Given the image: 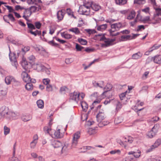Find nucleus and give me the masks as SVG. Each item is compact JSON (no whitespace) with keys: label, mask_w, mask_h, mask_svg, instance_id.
<instances>
[{"label":"nucleus","mask_w":161,"mask_h":161,"mask_svg":"<svg viewBox=\"0 0 161 161\" xmlns=\"http://www.w3.org/2000/svg\"><path fill=\"white\" fill-rule=\"evenodd\" d=\"M91 6V4L85 3L80 7L79 11L81 14L88 15L90 14Z\"/></svg>","instance_id":"f257e3e1"},{"label":"nucleus","mask_w":161,"mask_h":161,"mask_svg":"<svg viewBox=\"0 0 161 161\" xmlns=\"http://www.w3.org/2000/svg\"><path fill=\"white\" fill-rule=\"evenodd\" d=\"M9 48H10V47H9ZM9 50L10 53L9 56L10 60L12 63V65L13 66H14L16 69L18 65L16 58L18 57L19 53V52H18L17 53V55H16L15 53H11L10 51V49H9Z\"/></svg>","instance_id":"f03ea898"},{"label":"nucleus","mask_w":161,"mask_h":161,"mask_svg":"<svg viewBox=\"0 0 161 161\" xmlns=\"http://www.w3.org/2000/svg\"><path fill=\"white\" fill-rule=\"evenodd\" d=\"M116 40L115 38L113 39H107L104 36V35L102 36L100 39V41H103L105 43L102 44V47H108L114 45V42Z\"/></svg>","instance_id":"7ed1b4c3"},{"label":"nucleus","mask_w":161,"mask_h":161,"mask_svg":"<svg viewBox=\"0 0 161 161\" xmlns=\"http://www.w3.org/2000/svg\"><path fill=\"white\" fill-rule=\"evenodd\" d=\"M159 127V125L156 124L149 131L147 134V136L150 138H152L158 132Z\"/></svg>","instance_id":"20e7f679"},{"label":"nucleus","mask_w":161,"mask_h":161,"mask_svg":"<svg viewBox=\"0 0 161 161\" xmlns=\"http://www.w3.org/2000/svg\"><path fill=\"white\" fill-rule=\"evenodd\" d=\"M80 137V132L77 131L74 134L72 142V147H75L77 146L78 140Z\"/></svg>","instance_id":"39448f33"},{"label":"nucleus","mask_w":161,"mask_h":161,"mask_svg":"<svg viewBox=\"0 0 161 161\" xmlns=\"http://www.w3.org/2000/svg\"><path fill=\"white\" fill-rule=\"evenodd\" d=\"M161 144V139L158 138L156 141L153 145H151L150 148L146 150V153H148L152 151L153 149L158 147Z\"/></svg>","instance_id":"423d86ee"},{"label":"nucleus","mask_w":161,"mask_h":161,"mask_svg":"<svg viewBox=\"0 0 161 161\" xmlns=\"http://www.w3.org/2000/svg\"><path fill=\"white\" fill-rule=\"evenodd\" d=\"M79 92H74L70 94L69 99L77 103L79 100Z\"/></svg>","instance_id":"0eeeda50"},{"label":"nucleus","mask_w":161,"mask_h":161,"mask_svg":"<svg viewBox=\"0 0 161 161\" xmlns=\"http://www.w3.org/2000/svg\"><path fill=\"white\" fill-rule=\"evenodd\" d=\"M30 72V70H27L26 71L22 72V77L23 81L27 83L30 82L31 77L28 74V73Z\"/></svg>","instance_id":"6e6552de"},{"label":"nucleus","mask_w":161,"mask_h":161,"mask_svg":"<svg viewBox=\"0 0 161 161\" xmlns=\"http://www.w3.org/2000/svg\"><path fill=\"white\" fill-rule=\"evenodd\" d=\"M9 111L8 107L6 106H3L0 108V113L3 117L7 119V116H8Z\"/></svg>","instance_id":"1a4fd4ad"},{"label":"nucleus","mask_w":161,"mask_h":161,"mask_svg":"<svg viewBox=\"0 0 161 161\" xmlns=\"http://www.w3.org/2000/svg\"><path fill=\"white\" fill-rule=\"evenodd\" d=\"M19 114L18 112H14L12 111H9V115L7 116V119H15L19 116Z\"/></svg>","instance_id":"9d476101"},{"label":"nucleus","mask_w":161,"mask_h":161,"mask_svg":"<svg viewBox=\"0 0 161 161\" xmlns=\"http://www.w3.org/2000/svg\"><path fill=\"white\" fill-rule=\"evenodd\" d=\"M112 86L110 84H107L106 85L104 89H107V90L105 91L101 95V97L102 98H104L106 96L107 94L109 92V91L112 88Z\"/></svg>","instance_id":"9b49d317"},{"label":"nucleus","mask_w":161,"mask_h":161,"mask_svg":"<svg viewBox=\"0 0 161 161\" xmlns=\"http://www.w3.org/2000/svg\"><path fill=\"white\" fill-rule=\"evenodd\" d=\"M153 8L155 10V13L154 14L153 19H155L157 16H161V8L159 5H158Z\"/></svg>","instance_id":"f8f14e48"},{"label":"nucleus","mask_w":161,"mask_h":161,"mask_svg":"<svg viewBox=\"0 0 161 161\" xmlns=\"http://www.w3.org/2000/svg\"><path fill=\"white\" fill-rule=\"evenodd\" d=\"M32 13L29 8L25 9V11L24 12V15L23 17L27 21H28V18L30 17Z\"/></svg>","instance_id":"ddd939ff"},{"label":"nucleus","mask_w":161,"mask_h":161,"mask_svg":"<svg viewBox=\"0 0 161 161\" xmlns=\"http://www.w3.org/2000/svg\"><path fill=\"white\" fill-rule=\"evenodd\" d=\"M136 14V12L133 10H131L128 12L126 19L128 20H132L135 17Z\"/></svg>","instance_id":"4468645a"},{"label":"nucleus","mask_w":161,"mask_h":161,"mask_svg":"<svg viewBox=\"0 0 161 161\" xmlns=\"http://www.w3.org/2000/svg\"><path fill=\"white\" fill-rule=\"evenodd\" d=\"M151 60H153L154 62L157 64H161V56L158 55L155 56L154 57L151 58ZM151 58H148V59H150Z\"/></svg>","instance_id":"2eb2a0df"},{"label":"nucleus","mask_w":161,"mask_h":161,"mask_svg":"<svg viewBox=\"0 0 161 161\" xmlns=\"http://www.w3.org/2000/svg\"><path fill=\"white\" fill-rule=\"evenodd\" d=\"M55 148H59L62 147V143L57 141H52L51 144Z\"/></svg>","instance_id":"dca6fc26"},{"label":"nucleus","mask_w":161,"mask_h":161,"mask_svg":"<svg viewBox=\"0 0 161 161\" xmlns=\"http://www.w3.org/2000/svg\"><path fill=\"white\" fill-rule=\"evenodd\" d=\"M131 35H123L119 38V42H124L131 40Z\"/></svg>","instance_id":"f3484780"},{"label":"nucleus","mask_w":161,"mask_h":161,"mask_svg":"<svg viewBox=\"0 0 161 161\" xmlns=\"http://www.w3.org/2000/svg\"><path fill=\"white\" fill-rule=\"evenodd\" d=\"M28 32L33 35L34 36H36L37 35L40 36L41 35V31L36 29L35 30H28Z\"/></svg>","instance_id":"a211bd4d"},{"label":"nucleus","mask_w":161,"mask_h":161,"mask_svg":"<svg viewBox=\"0 0 161 161\" xmlns=\"http://www.w3.org/2000/svg\"><path fill=\"white\" fill-rule=\"evenodd\" d=\"M16 143H15L13 146V155L14 157L9 158L7 161H18L17 158L14 157L15 153Z\"/></svg>","instance_id":"6ab92c4d"},{"label":"nucleus","mask_w":161,"mask_h":161,"mask_svg":"<svg viewBox=\"0 0 161 161\" xmlns=\"http://www.w3.org/2000/svg\"><path fill=\"white\" fill-rule=\"evenodd\" d=\"M111 28L116 29V31H118L122 27V24L120 23H116L112 24L111 26Z\"/></svg>","instance_id":"aec40b11"},{"label":"nucleus","mask_w":161,"mask_h":161,"mask_svg":"<svg viewBox=\"0 0 161 161\" xmlns=\"http://www.w3.org/2000/svg\"><path fill=\"white\" fill-rule=\"evenodd\" d=\"M21 64L22 66L24 67L25 71L26 70H29L28 69L31 67L29 66V61L27 62L24 59H23L22 61Z\"/></svg>","instance_id":"412c9836"},{"label":"nucleus","mask_w":161,"mask_h":161,"mask_svg":"<svg viewBox=\"0 0 161 161\" xmlns=\"http://www.w3.org/2000/svg\"><path fill=\"white\" fill-rule=\"evenodd\" d=\"M14 78L12 76H8L5 78V82L7 84L9 85L11 82H13V80H14Z\"/></svg>","instance_id":"4be33fe9"},{"label":"nucleus","mask_w":161,"mask_h":161,"mask_svg":"<svg viewBox=\"0 0 161 161\" xmlns=\"http://www.w3.org/2000/svg\"><path fill=\"white\" fill-rule=\"evenodd\" d=\"M141 152L140 151L138 150L137 152L131 151L128 153V154L129 155L132 154L133 157L138 158L140 156Z\"/></svg>","instance_id":"5701e85b"},{"label":"nucleus","mask_w":161,"mask_h":161,"mask_svg":"<svg viewBox=\"0 0 161 161\" xmlns=\"http://www.w3.org/2000/svg\"><path fill=\"white\" fill-rule=\"evenodd\" d=\"M31 115L30 114L23 115L21 117L22 120L24 122H27L32 119Z\"/></svg>","instance_id":"b1692460"},{"label":"nucleus","mask_w":161,"mask_h":161,"mask_svg":"<svg viewBox=\"0 0 161 161\" xmlns=\"http://www.w3.org/2000/svg\"><path fill=\"white\" fill-rule=\"evenodd\" d=\"M89 3V4H91V6L90 7V8L95 11H97L101 8V7L99 5L96 3L92 4V3Z\"/></svg>","instance_id":"393cba45"},{"label":"nucleus","mask_w":161,"mask_h":161,"mask_svg":"<svg viewBox=\"0 0 161 161\" xmlns=\"http://www.w3.org/2000/svg\"><path fill=\"white\" fill-rule=\"evenodd\" d=\"M63 134L62 133H61L60 130L58 129L55 131L54 133V137L56 138H60L63 137Z\"/></svg>","instance_id":"a878e982"},{"label":"nucleus","mask_w":161,"mask_h":161,"mask_svg":"<svg viewBox=\"0 0 161 161\" xmlns=\"http://www.w3.org/2000/svg\"><path fill=\"white\" fill-rule=\"evenodd\" d=\"M7 88L5 85L1 84L0 85V92L3 94H7Z\"/></svg>","instance_id":"bb28decb"},{"label":"nucleus","mask_w":161,"mask_h":161,"mask_svg":"<svg viewBox=\"0 0 161 161\" xmlns=\"http://www.w3.org/2000/svg\"><path fill=\"white\" fill-rule=\"evenodd\" d=\"M34 138L33 140L30 143V147L31 148L33 149L36 146V144L37 143V140L38 139L37 137V136H34Z\"/></svg>","instance_id":"cd10ccee"},{"label":"nucleus","mask_w":161,"mask_h":161,"mask_svg":"<svg viewBox=\"0 0 161 161\" xmlns=\"http://www.w3.org/2000/svg\"><path fill=\"white\" fill-rule=\"evenodd\" d=\"M35 59V57L31 55L28 58L29 63V66L31 67L32 65L34 64V61Z\"/></svg>","instance_id":"c85d7f7f"},{"label":"nucleus","mask_w":161,"mask_h":161,"mask_svg":"<svg viewBox=\"0 0 161 161\" xmlns=\"http://www.w3.org/2000/svg\"><path fill=\"white\" fill-rule=\"evenodd\" d=\"M64 14V13L62 11V10L58 12L57 13L58 19L60 20H62L63 18Z\"/></svg>","instance_id":"c756f323"},{"label":"nucleus","mask_w":161,"mask_h":161,"mask_svg":"<svg viewBox=\"0 0 161 161\" xmlns=\"http://www.w3.org/2000/svg\"><path fill=\"white\" fill-rule=\"evenodd\" d=\"M96 117L98 121L101 122L102 120L104 119L106 117L104 113L102 114H98L96 116Z\"/></svg>","instance_id":"7c9ffc66"},{"label":"nucleus","mask_w":161,"mask_h":161,"mask_svg":"<svg viewBox=\"0 0 161 161\" xmlns=\"http://www.w3.org/2000/svg\"><path fill=\"white\" fill-rule=\"evenodd\" d=\"M142 54L140 52L134 54L132 55V58L133 59H137L140 58L142 56Z\"/></svg>","instance_id":"2f4dec72"},{"label":"nucleus","mask_w":161,"mask_h":161,"mask_svg":"<svg viewBox=\"0 0 161 161\" xmlns=\"http://www.w3.org/2000/svg\"><path fill=\"white\" fill-rule=\"evenodd\" d=\"M97 127H95L94 129L90 128L89 129L88 132L90 135H92L95 134L97 133Z\"/></svg>","instance_id":"473e14b6"},{"label":"nucleus","mask_w":161,"mask_h":161,"mask_svg":"<svg viewBox=\"0 0 161 161\" xmlns=\"http://www.w3.org/2000/svg\"><path fill=\"white\" fill-rule=\"evenodd\" d=\"M69 31L73 32L76 35H78L80 33L79 29L77 27L71 28L69 29Z\"/></svg>","instance_id":"72a5a7b5"},{"label":"nucleus","mask_w":161,"mask_h":161,"mask_svg":"<svg viewBox=\"0 0 161 161\" xmlns=\"http://www.w3.org/2000/svg\"><path fill=\"white\" fill-rule=\"evenodd\" d=\"M29 9L31 11V12H36L39 11L40 9H41V8L40 7L36 6H31Z\"/></svg>","instance_id":"f704fd0d"},{"label":"nucleus","mask_w":161,"mask_h":161,"mask_svg":"<svg viewBox=\"0 0 161 161\" xmlns=\"http://www.w3.org/2000/svg\"><path fill=\"white\" fill-rule=\"evenodd\" d=\"M61 35L62 37H64V38L66 39H70L72 38V35L65 33V32H62L61 33Z\"/></svg>","instance_id":"c9c22d12"},{"label":"nucleus","mask_w":161,"mask_h":161,"mask_svg":"<svg viewBox=\"0 0 161 161\" xmlns=\"http://www.w3.org/2000/svg\"><path fill=\"white\" fill-rule=\"evenodd\" d=\"M81 105L82 108L83 110L86 112L88 108V105L87 103L85 101L81 102Z\"/></svg>","instance_id":"e433bc0d"},{"label":"nucleus","mask_w":161,"mask_h":161,"mask_svg":"<svg viewBox=\"0 0 161 161\" xmlns=\"http://www.w3.org/2000/svg\"><path fill=\"white\" fill-rule=\"evenodd\" d=\"M25 85V88L28 91H31L33 89V86L32 84L30 82H27Z\"/></svg>","instance_id":"4c0bfd02"},{"label":"nucleus","mask_w":161,"mask_h":161,"mask_svg":"<svg viewBox=\"0 0 161 161\" xmlns=\"http://www.w3.org/2000/svg\"><path fill=\"white\" fill-rule=\"evenodd\" d=\"M116 3L120 5H122L126 4V0H115Z\"/></svg>","instance_id":"58836bf2"},{"label":"nucleus","mask_w":161,"mask_h":161,"mask_svg":"<svg viewBox=\"0 0 161 161\" xmlns=\"http://www.w3.org/2000/svg\"><path fill=\"white\" fill-rule=\"evenodd\" d=\"M107 27V24H103L98 26L97 27V30L98 31H103L105 30Z\"/></svg>","instance_id":"ea45409f"},{"label":"nucleus","mask_w":161,"mask_h":161,"mask_svg":"<svg viewBox=\"0 0 161 161\" xmlns=\"http://www.w3.org/2000/svg\"><path fill=\"white\" fill-rule=\"evenodd\" d=\"M37 104L38 107L40 108H42L44 107V103L43 100H39L37 102Z\"/></svg>","instance_id":"a19ab883"},{"label":"nucleus","mask_w":161,"mask_h":161,"mask_svg":"<svg viewBox=\"0 0 161 161\" xmlns=\"http://www.w3.org/2000/svg\"><path fill=\"white\" fill-rule=\"evenodd\" d=\"M140 16V14L139 13H138L137 15L136 18L135 19V20L133 21H131L130 23V25L131 26H133L137 22V19H139V16Z\"/></svg>","instance_id":"79ce46f5"},{"label":"nucleus","mask_w":161,"mask_h":161,"mask_svg":"<svg viewBox=\"0 0 161 161\" xmlns=\"http://www.w3.org/2000/svg\"><path fill=\"white\" fill-rule=\"evenodd\" d=\"M68 144H65L64 146L62 145V147H60L61 153H63L66 152L68 150Z\"/></svg>","instance_id":"37998d69"},{"label":"nucleus","mask_w":161,"mask_h":161,"mask_svg":"<svg viewBox=\"0 0 161 161\" xmlns=\"http://www.w3.org/2000/svg\"><path fill=\"white\" fill-rule=\"evenodd\" d=\"M44 130L45 132V133L46 134H48L50 135H51L52 134H51V133L50 131L51 130V129L49 127L47 126H45L44 128Z\"/></svg>","instance_id":"c03bdc74"},{"label":"nucleus","mask_w":161,"mask_h":161,"mask_svg":"<svg viewBox=\"0 0 161 161\" xmlns=\"http://www.w3.org/2000/svg\"><path fill=\"white\" fill-rule=\"evenodd\" d=\"M146 3L145 0H134V3L139 5H143Z\"/></svg>","instance_id":"a18cd8bd"},{"label":"nucleus","mask_w":161,"mask_h":161,"mask_svg":"<svg viewBox=\"0 0 161 161\" xmlns=\"http://www.w3.org/2000/svg\"><path fill=\"white\" fill-rule=\"evenodd\" d=\"M78 41L79 43L83 45H86L87 43V42L86 40L81 38H79L78 39Z\"/></svg>","instance_id":"49530a36"},{"label":"nucleus","mask_w":161,"mask_h":161,"mask_svg":"<svg viewBox=\"0 0 161 161\" xmlns=\"http://www.w3.org/2000/svg\"><path fill=\"white\" fill-rule=\"evenodd\" d=\"M91 148L94 149V148L93 147H92L90 146H84L80 148L81 149H84V150H85V151H80V152L81 153H85V152L87 150H90Z\"/></svg>","instance_id":"de8ad7c7"},{"label":"nucleus","mask_w":161,"mask_h":161,"mask_svg":"<svg viewBox=\"0 0 161 161\" xmlns=\"http://www.w3.org/2000/svg\"><path fill=\"white\" fill-rule=\"evenodd\" d=\"M68 90V88L65 86H63L60 89V92L62 94H65V92Z\"/></svg>","instance_id":"09e8293b"},{"label":"nucleus","mask_w":161,"mask_h":161,"mask_svg":"<svg viewBox=\"0 0 161 161\" xmlns=\"http://www.w3.org/2000/svg\"><path fill=\"white\" fill-rule=\"evenodd\" d=\"M148 2L152 5L153 8L158 5L157 4L156 0H148Z\"/></svg>","instance_id":"8fccbe9b"},{"label":"nucleus","mask_w":161,"mask_h":161,"mask_svg":"<svg viewBox=\"0 0 161 161\" xmlns=\"http://www.w3.org/2000/svg\"><path fill=\"white\" fill-rule=\"evenodd\" d=\"M161 161V156L156 157L155 158H149L146 161Z\"/></svg>","instance_id":"3c124183"},{"label":"nucleus","mask_w":161,"mask_h":161,"mask_svg":"<svg viewBox=\"0 0 161 161\" xmlns=\"http://www.w3.org/2000/svg\"><path fill=\"white\" fill-rule=\"evenodd\" d=\"M122 107V104L120 102L118 101L116 103V110L118 111Z\"/></svg>","instance_id":"603ef678"},{"label":"nucleus","mask_w":161,"mask_h":161,"mask_svg":"<svg viewBox=\"0 0 161 161\" xmlns=\"http://www.w3.org/2000/svg\"><path fill=\"white\" fill-rule=\"evenodd\" d=\"M47 42L49 45L53 46L58 47L59 45L58 44L55 43L53 40L51 41H48Z\"/></svg>","instance_id":"864d4df0"},{"label":"nucleus","mask_w":161,"mask_h":161,"mask_svg":"<svg viewBox=\"0 0 161 161\" xmlns=\"http://www.w3.org/2000/svg\"><path fill=\"white\" fill-rule=\"evenodd\" d=\"M28 27L29 30H35V27L33 24L27 22Z\"/></svg>","instance_id":"5fc2aeb1"},{"label":"nucleus","mask_w":161,"mask_h":161,"mask_svg":"<svg viewBox=\"0 0 161 161\" xmlns=\"http://www.w3.org/2000/svg\"><path fill=\"white\" fill-rule=\"evenodd\" d=\"M135 158L132 156H129L126 157L125 159V161H135Z\"/></svg>","instance_id":"6e6d98bb"},{"label":"nucleus","mask_w":161,"mask_h":161,"mask_svg":"<svg viewBox=\"0 0 161 161\" xmlns=\"http://www.w3.org/2000/svg\"><path fill=\"white\" fill-rule=\"evenodd\" d=\"M14 86H18L20 85V83L18 80H16L15 78L13 80L12 83Z\"/></svg>","instance_id":"4d7b16f0"},{"label":"nucleus","mask_w":161,"mask_h":161,"mask_svg":"<svg viewBox=\"0 0 161 161\" xmlns=\"http://www.w3.org/2000/svg\"><path fill=\"white\" fill-rule=\"evenodd\" d=\"M160 46H157L156 45H154L152 47L150 48L148 51L149 53H150L153 51V50L158 48Z\"/></svg>","instance_id":"13d9d810"},{"label":"nucleus","mask_w":161,"mask_h":161,"mask_svg":"<svg viewBox=\"0 0 161 161\" xmlns=\"http://www.w3.org/2000/svg\"><path fill=\"white\" fill-rule=\"evenodd\" d=\"M75 48L77 51H81L84 48L83 47L77 43L76 44Z\"/></svg>","instance_id":"bf43d9fd"},{"label":"nucleus","mask_w":161,"mask_h":161,"mask_svg":"<svg viewBox=\"0 0 161 161\" xmlns=\"http://www.w3.org/2000/svg\"><path fill=\"white\" fill-rule=\"evenodd\" d=\"M4 134L5 135H7L9 134L10 132L9 129L6 126H4Z\"/></svg>","instance_id":"052dcab7"},{"label":"nucleus","mask_w":161,"mask_h":161,"mask_svg":"<svg viewBox=\"0 0 161 161\" xmlns=\"http://www.w3.org/2000/svg\"><path fill=\"white\" fill-rule=\"evenodd\" d=\"M34 48L36 51L37 52H45V49L42 47L40 48L39 47H37V46H36L34 47Z\"/></svg>","instance_id":"680f3d73"},{"label":"nucleus","mask_w":161,"mask_h":161,"mask_svg":"<svg viewBox=\"0 0 161 161\" xmlns=\"http://www.w3.org/2000/svg\"><path fill=\"white\" fill-rule=\"evenodd\" d=\"M88 116L87 114H83L81 116V119L82 121L86 120L88 118Z\"/></svg>","instance_id":"e2e57ef3"},{"label":"nucleus","mask_w":161,"mask_h":161,"mask_svg":"<svg viewBox=\"0 0 161 161\" xmlns=\"http://www.w3.org/2000/svg\"><path fill=\"white\" fill-rule=\"evenodd\" d=\"M8 18L12 22H14L15 21V19L13 16V14H9L8 15Z\"/></svg>","instance_id":"0e129e2a"},{"label":"nucleus","mask_w":161,"mask_h":161,"mask_svg":"<svg viewBox=\"0 0 161 161\" xmlns=\"http://www.w3.org/2000/svg\"><path fill=\"white\" fill-rule=\"evenodd\" d=\"M42 69H43L46 73L48 75H49L50 73V72L49 69L45 67L44 66H42Z\"/></svg>","instance_id":"69168bd1"},{"label":"nucleus","mask_w":161,"mask_h":161,"mask_svg":"<svg viewBox=\"0 0 161 161\" xmlns=\"http://www.w3.org/2000/svg\"><path fill=\"white\" fill-rule=\"evenodd\" d=\"M46 89L47 91L48 92L52 91L53 90L52 86L49 84L47 85Z\"/></svg>","instance_id":"338daca9"},{"label":"nucleus","mask_w":161,"mask_h":161,"mask_svg":"<svg viewBox=\"0 0 161 161\" xmlns=\"http://www.w3.org/2000/svg\"><path fill=\"white\" fill-rule=\"evenodd\" d=\"M86 31L89 34H94L96 32V31L94 30H91L90 29H86Z\"/></svg>","instance_id":"774afa93"}]
</instances>
